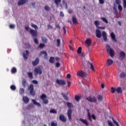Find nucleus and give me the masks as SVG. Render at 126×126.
<instances>
[{
    "label": "nucleus",
    "instance_id": "e433bc0d",
    "mask_svg": "<svg viewBox=\"0 0 126 126\" xmlns=\"http://www.w3.org/2000/svg\"><path fill=\"white\" fill-rule=\"evenodd\" d=\"M10 89L13 91H15L16 90V87L14 85H12L10 86Z\"/></svg>",
    "mask_w": 126,
    "mask_h": 126
},
{
    "label": "nucleus",
    "instance_id": "09e8293b",
    "mask_svg": "<svg viewBox=\"0 0 126 126\" xmlns=\"http://www.w3.org/2000/svg\"><path fill=\"white\" fill-rule=\"evenodd\" d=\"M72 21H73V23H75V24L77 23V19L75 17H72Z\"/></svg>",
    "mask_w": 126,
    "mask_h": 126
},
{
    "label": "nucleus",
    "instance_id": "393cba45",
    "mask_svg": "<svg viewBox=\"0 0 126 126\" xmlns=\"http://www.w3.org/2000/svg\"><path fill=\"white\" fill-rule=\"evenodd\" d=\"M85 43L88 45V46H90L91 45V39L88 38L85 41Z\"/></svg>",
    "mask_w": 126,
    "mask_h": 126
},
{
    "label": "nucleus",
    "instance_id": "ea45409f",
    "mask_svg": "<svg viewBox=\"0 0 126 126\" xmlns=\"http://www.w3.org/2000/svg\"><path fill=\"white\" fill-rule=\"evenodd\" d=\"M26 49H30L31 48V45L29 43L25 44Z\"/></svg>",
    "mask_w": 126,
    "mask_h": 126
},
{
    "label": "nucleus",
    "instance_id": "4d7b16f0",
    "mask_svg": "<svg viewBox=\"0 0 126 126\" xmlns=\"http://www.w3.org/2000/svg\"><path fill=\"white\" fill-rule=\"evenodd\" d=\"M56 66L57 68L60 67V66H61V63H60V62H57L56 63Z\"/></svg>",
    "mask_w": 126,
    "mask_h": 126
},
{
    "label": "nucleus",
    "instance_id": "423d86ee",
    "mask_svg": "<svg viewBox=\"0 0 126 126\" xmlns=\"http://www.w3.org/2000/svg\"><path fill=\"white\" fill-rule=\"evenodd\" d=\"M56 83H57V84L59 85V86H63V85H65V84H66L65 81L63 79L60 80L59 79H57L56 80Z\"/></svg>",
    "mask_w": 126,
    "mask_h": 126
},
{
    "label": "nucleus",
    "instance_id": "a19ab883",
    "mask_svg": "<svg viewBox=\"0 0 126 126\" xmlns=\"http://www.w3.org/2000/svg\"><path fill=\"white\" fill-rule=\"evenodd\" d=\"M112 119L113 122L114 123V124H115V125L116 126H120V125L119 124V123L118 122H116V121L115 120L114 118H112Z\"/></svg>",
    "mask_w": 126,
    "mask_h": 126
},
{
    "label": "nucleus",
    "instance_id": "f704fd0d",
    "mask_svg": "<svg viewBox=\"0 0 126 126\" xmlns=\"http://www.w3.org/2000/svg\"><path fill=\"white\" fill-rule=\"evenodd\" d=\"M82 51V47H79L77 50V54H79V55H80V54H81Z\"/></svg>",
    "mask_w": 126,
    "mask_h": 126
},
{
    "label": "nucleus",
    "instance_id": "bf43d9fd",
    "mask_svg": "<svg viewBox=\"0 0 126 126\" xmlns=\"http://www.w3.org/2000/svg\"><path fill=\"white\" fill-rule=\"evenodd\" d=\"M108 124L110 126H114V124H113V123H112V121H110L109 120H108Z\"/></svg>",
    "mask_w": 126,
    "mask_h": 126
},
{
    "label": "nucleus",
    "instance_id": "bb28decb",
    "mask_svg": "<svg viewBox=\"0 0 126 126\" xmlns=\"http://www.w3.org/2000/svg\"><path fill=\"white\" fill-rule=\"evenodd\" d=\"M116 91L117 92L118 94H122L123 93V90H122V88L119 87L116 89Z\"/></svg>",
    "mask_w": 126,
    "mask_h": 126
},
{
    "label": "nucleus",
    "instance_id": "3c124183",
    "mask_svg": "<svg viewBox=\"0 0 126 126\" xmlns=\"http://www.w3.org/2000/svg\"><path fill=\"white\" fill-rule=\"evenodd\" d=\"M39 49H43L45 47V44L43 43H40L39 45Z\"/></svg>",
    "mask_w": 126,
    "mask_h": 126
},
{
    "label": "nucleus",
    "instance_id": "f8f14e48",
    "mask_svg": "<svg viewBox=\"0 0 126 126\" xmlns=\"http://www.w3.org/2000/svg\"><path fill=\"white\" fill-rule=\"evenodd\" d=\"M23 57L25 59V60H27L28 59V57H29V51L28 50H26V53L25 52H23Z\"/></svg>",
    "mask_w": 126,
    "mask_h": 126
},
{
    "label": "nucleus",
    "instance_id": "338daca9",
    "mask_svg": "<svg viewBox=\"0 0 126 126\" xmlns=\"http://www.w3.org/2000/svg\"><path fill=\"white\" fill-rule=\"evenodd\" d=\"M32 83H33L34 84H38V81L36 80H32Z\"/></svg>",
    "mask_w": 126,
    "mask_h": 126
},
{
    "label": "nucleus",
    "instance_id": "7ed1b4c3",
    "mask_svg": "<svg viewBox=\"0 0 126 126\" xmlns=\"http://www.w3.org/2000/svg\"><path fill=\"white\" fill-rule=\"evenodd\" d=\"M106 50L111 57H114V56H115V51L111 48V46H110V45H106Z\"/></svg>",
    "mask_w": 126,
    "mask_h": 126
},
{
    "label": "nucleus",
    "instance_id": "c85d7f7f",
    "mask_svg": "<svg viewBox=\"0 0 126 126\" xmlns=\"http://www.w3.org/2000/svg\"><path fill=\"white\" fill-rule=\"evenodd\" d=\"M97 100H98V101H103V95L98 94L97 95Z\"/></svg>",
    "mask_w": 126,
    "mask_h": 126
},
{
    "label": "nucleus",
    "instance_id": "0e129e2a",
    "mask_svg": "<svg viewBox=\"0 0 126 126\" xmlns=\"http://www.w3.org/2000/svg\"><path fill=\"white\" fill-rule=\"evenodd\" d=\"M60 16H61L62 17H63V16H64V14H63V12L61 11L60 13Z\"/></svg>",
    "mask_w": 126,
    "mask_h": 126
},
{
    "label": "nucleus",
    "instance_id": "2eb2a0df",
    "mask_svg": "<svg viewBox=\"0 0 126 126\" xmlns=\"http://www.w3.org/2000/svg\"><path fill=\"white\" fill-rule=\"evenodd\" d=\"M79 121L81 122L85 126H89V124L88 123V121L86 119H83L82 118H80Z\"/></svg>",
    "mask_w": 126,
    "mask_h": 126
},
{
    "label": "nucleus",
    "instance_id": "4c0bfd02",
    "mask_svg": "<svg viewBox=\"0 0 126 126\" xmlns=\"http://www.w3.org/2000/svg\"><path fill=\"white\" fill-rule=\"evenodd\" d=\"M57 47H61V39H57Z\"/></svg>",
    "mask_w": 126,
    "mask_h": 126
},
{
    "label": "nucleus",
    "instance_id": "5701e85b",
    "mask_svg": "<svg viewBox=\"0 0 126 126\" xmlns=\"http://www.w3.org/2000/svg\"><path fill=\"white\" fill-rule=\"evenodd\" d=\"M25 3H26V0H19L18 2V5L20 6L21 5H23Z\"/></svg>",
    "mask_w": 126,
    "mask_h": 126
},
{
    "label": "nucleus",
    "instance_id": "f257e3e1",
    "mask_svg": "<svg viewBox=\"0 0 126 126\" xmlns=\"http://www.w3.org/2000/svg\"><path fill=\"white\" fill-rule=\"evenodd\" d=\"M76 75L77 76H79V77L85 78V77H87V73L82 70H81L77 72Z\"/></svg>",
    "mask_w": 126,
    "mask_h": 126
},
{
    "label": "nucleus",
    "instance_id": "13d9d810",
    "mask_svg": "<svg viewBox=\"0 0 126 126\" xmlns=\"http://www.w3.org/2000/svg\"><path fill=\"white\" fill-rule=\"evenodd\" d=\"M9 28H10L11 29H14V28H15V25H12V24H10V25H9Z\"/></svg>",
    "mask_w": 126,
    "mask_h": 126
},
{
    "label": "nucleus",
    "instance_id": "79ce46f5",
    "mask_svg": "<svg viewBox=\"0 0 126 126\" xmlns=\"http://www.w3.org/2000/svg\"><path fill=\"white\" fill-rule=\"evenodd\" d=\"M94 25H95L96 27H99V25H100V23H99L98 21H95L94 22Z\"/></svg>",
    "mask_w": 126,
    "mask_h": 126
},
{
    "label": "nucleus",
    "instance_id": "69168bd1",
    "mask_svg": "<svg viewBox=\"0 0 126 126\" xmlns=\"http://www.w3.org/2000/svg\"><path fill=\"white\" fill-rule=\"evenodd\" d=\"M47 27L48 29H53V26L50 24L48 25Z\"/></svg>",
    "mask_w": 126,
    "mask_h": 126
},
{
    "label": "nucleus",
    "instance_id": "603ef678",
    "mask_svg": "<svg viewBox=\"0 0 126 126\" xmlns=\"http://www.w3.org/2000/svg\"><path fill=\"white\" fill-rule=\"evenodd\" d=\"M34 105L33 104H29L28 106V109L29 110H30V109H32V108H33Z\"/></svg>",
    "mask_w": 126,
    "mask_h": 126
},
{
    "label": "nucleus",
    "instance_id": "7c9ffc66",
    "mask_svg": "<svg viewBox=\"0 0 126 126\" xmlns=\"http://www.w3.org/2000/svg\"><path fill=\"white\" fill-rule=\"evenodd\" d=\"M28 75L29 77V78H30V79H32L33 78V73L30 72L29 73H28Z\"/></svg>",
    "mask_w": 126,
    "mask_h": 126
},
{
    "label": "nucleus",
    "instance_id": "e2e57ef3",
    "mask_svg": "<svg viewBox=\"0 0 126 126\" xmlns=\"http://www.w3.org/2000/svg\"><path fill=\"white\" fill-rule=\"evenodd\" d=\"M123 7H124V8H126V0H124Z\"/></svg>",
    "mask_w": 126,
    "mask_h": 126
},
{
    "label": "nucleus",
    "instance_id": "473e14b6",
    "mask_svg": "<svg viewBox=\"0 0 126 126\" xmlns=\"http://www.w3.org/2000/svg\"><path fill=\"white\" fill-rule=\"evenodd\" d=\"M101 20L103 21V22H105V23H106V24H108L109 23V22L108 21V20L105 17H102L101 18Z\"/></svg>",
    "mask_w": 126,
    "mask_h": 126
},
{
    "label": "nucleus",
    "instance_id": "39448f33",
    "mask_svg": "<svg viewBox=\"0 0 126 126\" xmlns=\"http://www.w3.org/2000/svg\"><path fill=\"white\" fill-rule=\"evenodd\" d=\"M28 90L30 91V94L32 96H35V92L34 91V86H33V85L31 84L28 87Z\"/></svg>",
    "mask_w": 126,
    "mask_h": 126
},
{
    "label": "nucleus",
    "instance_id": "a211bd4d",
    "mask_svg": "<svg viewBox=\"0 0 126 126\" xmlns=\"http://www.w3.org/2000/svg\"><path fill=\"white\" fill-rule=\"evenodd\" d=\"M102 37L103 38V40L105 42H107V41L108 40V38L107 37V33H106V32H102Z\"/></svg>",
    "mask_w": 126,
    "mask_h": 126
},
{
    "label": "nucleus",
    "instance_id": "cd10ccee",
    "mask_svg": "<svg viewBox=\"0 0 126 126\" xmlns=\"http://www.w3.org/2000/svg\"><path fill=\"white\" fill-rule=\"evenodd\" d=\"M75 99L77 102H79L80 99H81V96L77 95H75Z\"/></svg>",
    "mask_w": 126,
    "mask_h": 126
},
{
    "label": "nucleus",
    "instance_id": "4468645a",
    "mask_svg": "<svg viewBox=\"0 0 126 126\" xmlns=\"http://www.w3.org/2000/svg\"><path fill=\"white\" fill-rule=\"evenodd\" d=\"M95 34L97 38H100L102 37V33H101V31L99 30H96Z\"/></svg>",
    "mask_w": 126,
    "mask_h": 126
},
{
    "label": "nucleus",
    "instance_id": "1a4fd4ad",
    "mask_svg": "<svg viewBox=\"0 0 126 126\" xmlns=\"http://www.w3.org/2000/svg\"><path fill=\"white\" fill-rule=\"evenodd\" d=\"M34 74L36 76L39 74V75H41V74L42 73V70L40 68H34Z\"/></svg>",
    "mask_w": 126,
    "mask_h": 126
},
{
    "label": "nucleus",
    "instance_id": "aec40b11",
    "mask_svg": "<svg viewBox=\"0 0 126 126\" xmlns=\"http://www.w3.org/2000/svg\"><path fill=\"white\" fill-rule=\"evenodd\" d=\"M23 100L25 104H27L29 102V98L27 96H23Z\"/></svg>",
    "mask_w": 126,
    "mask_h": 126
},
{
    "label": "nucleus",
    "instance_id": "052dcab7",
    "mask_svg": "<svg viewBox=\"0 0 126 126\" xmlns=\"http://www.w3.org/2000/svg\"><path fill=\"white\" fill-rule=\"evenodd\" d=\"M113 10L115 11L116 14H118L119 12H118V10H117V8L115 7H113Z\"/></svg>",
    "mask_w": 126,
    "mask_h": 126
},
{
    "label": "nucleus",
    "instance_id": "f03ea898",
    "mask_svg": "<svg viewBox=\"0 0 126 126\" xmlns=\"http://www.w3.org/2000/svg\"><path fill=\"white\" fill-rule=\"evenodd\" d=\"M25 29L26 31H28V30L30 29V33L33 37H36L38 36V32H37V31H35L34 30H32V29H30L28 27H26L25 28Z\"/></svg>",
    "mask_w": 126,
    "mask_h": 126
},
{
    "label": "nucleus",
    "instance_id": "6e6552de",
    "mask_svg": "<svg viewBox=\"0 0 126 126\" xmlns=\"http://www.w3.org/2000/svg\"><path fill=\"white\" fill-rule=\"evenodd\" d=\"M86 100H87V101H89V102H93V103H96V102H97V98H96V97H95V96L87 97L86 98Z\"/></svg>",
    "mask_w": 126,
    "mask_h": 126
},
{
    "label": "nucleus",
    "instance_id": "72a5a7b5",
    "mask_svg": "<svg viewBox=\"0 0 126 126\" xmlns=\"http://www.w3.org/2000/svg\"><path fill=\"white\" fill-rule=\"evenodd\" d=\"M120 78H124L126 77V73L123 72H122V73L120 74Z\"/></svg>",
    "mask_w": 126,
    "mask_h": 126
},
{
    "label": "nucleus",
    "instance_id": "20e7f679",
    "mask_svg": "<svg viewBox=\"0 0 126 126\" xmlns=\"http://www.w3.org/2000/svg\"><path fill=\"white\" fill-rule=\"evenodd\" d=\"M87 116H88V118L89 119V121H90V122H92V119L93 120H94V121H96V116H95V114H91L90 112H89V110L87 109Z\"/></svg>",
    "mask_w": 126,
    "mask_h": 126
},
{
    "label": "nucleus",
    "instance_id": "c03bdc74",
    "mask_svg": "<svg viewBox=\"0 0 126 126\" xmlns=\"http://www.w3.org/2000/svg\"><path fill=\"white\" fill-rule=\"evenodd\" d=\"M63 6H64L65 7V8L66 9H67V3H66V2H65V0H63Z\"/></svg>",
    "mask_w": 126,
    "mask_h": 126
},
{
    "label": "nucleus",
    "instance_id": "a878e982",
    "mask_svg": "<svg viewBox=\"0 0 126 126\" xmlns=\"http://www.w3.org/2000/svg\"><path fill=\"white\" fill-rule=\"evenodd\" d=\"M40 55H44V59H48V54L46 51H42Z\"/></svg>",
    "mask_w": 126,
    "mask_h": 126
},
{
    "label": "nucleus",
    "instance_id": "49530a36",
    "mask_svg": "<svg viewBox=\"0 0 126 126\" xmlns=\"http://www.w3.org/2000/svg\"><path fill=\"white\" fill-rule=\"evenodd\" d=\"M22 85H23V87H26V80H25V79L23 80V81L22 82Z\"/></svg>",
    "mask_w": 126,
    "mask_h": 126
},
{
    "label": "nucleus",
    "instance_id": "a18cd8bd",
    "mask_svg": "<svg viewBox=\"0 0 126 126\" xmlns=\"http://www.w3.org/2000/svg\"><path fill=\"white\" fill-rule=\"evenodd\" d=\"M44 9L45 10H46V11H50L51 8H50V7H49V6L46 5L44 7Z\"/></svg>",
    "mask_w": 126,
    "mask_h": 126
},
{
    "label": "nucleus",
    "instance_id": "864d4df0",
    "mask_svg": "<svg viewBox=\"0 0 126 126\" xmlns=\"http://www.w3.org/2000/svg\"><path fill=\"white\" fill-rule=\"evenodd\" d=\"M63 97L64 98L65 100H68V98H67V96L65 95L64 94H62Z\"/></svg>",
    "mask_w": 126,
    "mask_h": 126
},
{
    "label": "nucleus",
    "instance_id": "0eeeda50",
    "mask_svg": "<svg viewBox=\"0 0 126 126\" xmlns=\"http://www.w3.org/2000/svg\"><path fill=\"white\" fill-rule=\"evenodd\" d=\"M40 98L42 99L43 104L47 105L49 103V100H48V99H46V98H47V95H46L45 94H42Z\"/></svg>",
    "mask_w": 126,
    "mask_h": 126
},
{
    "label": "nucleus",
    "instance_id": "680f3d73",
    "mask_svg": "<svg viewBox=\"0 0 126 126\" xmlns=\"http://www.w3.org/2000/svg\"><path fill=\"white\" fill-rule=\"evenodd\" d=\"M115 92H116V89L114 87L111 88V93H115Z\"/></svg>",
    "mask_w": 126,
    "mask_h": 126
},
{
    "label": "nucleus",
    "instance_id": "8fccbe9b",
    "mask_svg": "<svg viewBox=\"0 0 126 126\" xmlns=\"http://www.w3.org/2000/svg\"><path fill=\"white\" fill-rule=\"evenodd\" d=\"M51 126H58V123L57 122H55L54 121H52L51 124Z\"/></svg>",
    "mask_w": 126,
    "mask_h": 126
},
{
    "label": "nucleus",
    "instance_id": "b1692460",
    "mask_svg": "<svg viewBox=\"0 0 126 126\" xmlns=\"http://www.w3.org/2000/svg\"><path fill=\"white\" fill-rule=\"evenodd\" d=\"M32 103L34 104V105H36V106H37V107H41V104L36 101V100L32 99Z\"/></svg>",
    "mask_w": 126,
    "mask_h": 126
},
{
    "label": "nucleus",
    "instance_id": "6e6d98bb",
    "mask_svg": "<svg viewBox=\"0 0 126 126\" xmlns=\"http://www.w3.org/2000/svg\"><path fill=\"white\" fill-rule=\"evenodd\" d=\"M33 41L35 43H36L37 45H38V44H39V41L38 40V39L36 38H34Z\"/></svg>",
    "mask_w": 126,
    "mask_h": 126
},
{
    "label": "nucleus",
    "instance_id": "6ab92c4d",
    "mask_svg": "<svg viewBox=\"0 0 126 126\" xmlns=\"http://www.w3.org/2000/svg\"><path fill=\"white\" fill-rule=\"evenodd\" d=\"M116 2L117 4H118V9L119 11H122L123 10V6L121 4H120V1L119 0H116Z\"/></svg>",
    "mask_w": 126,
    "mask_h": 126
},
{
    "label": "nucleus",
    "instance_id": "c756f323",
    "mask_svg": "<svg viewBox=\"0 0 126 126\" xmlns=\"http://www.w3.org/2000/svg\"><path fill=\"white\" fill-rule=\"evenodd\" d=\"M24 92H25V90L23 88L20 89L19 93L20 95H23L24 94Z\"/></svg>",
    "mask_w": 126,
    "mask_h": 126
},
{
    "label": "nucleus",
    "instance_id": "9b49d317",
    "mask_svg": "<svg viewBox=\"0 0 126 126\" xmlns=\"http://www.w3.org/2000/svg\"><path fill=\"white\" fill-rule=\"evenodd\" d=\"M67 116H68V118L69 121L71 120V115H72V110L71 109H69L67 110Z\"/></svg>",
    "mask_w": 126,
    "mask_h": 126
},
{
    "label": "nucleus",
    "instance_id": "412c9836",
    "mask_svg": "<svg viewBox=\"0 0 126 126\" xmlns=\"http://www.w3.org/2000/svg\"><path fill=\"white\" fill-rule=\"evenodd\" d=\"M88 64L90 65L93 71H95V69L94 68V65H93V63H90V62H88Z\"/></svg>",
    "mask_w": 126,
    "mask_h": 126
},
{
    "label": "nucleus",
    "instance_id": "2f4dec72",
    "mask_svg": "<svg viewBox=\"0 0 126 126\" xmlns=\"http://www.w3.org/2000/svg\"><path fill=\"white\" fill-rule=\"evenodd\" d=\"M66 105L69 109H70L71 108H72V107H73V104H72V103H71L70 102H67Z\"/></svg>",
    "mask_w": 126,
    "mask_h": 126
},
{
    "label": "nucleus",
    "instance_id": "dca6fc26",
    "mask_svg": "<svg viewBox=\"0 0 126 126\" xmlns=\"http://www.w3.org/2000/svg\"><path fill=\"white\" fill-rule=\"evenodd\" d=\"M40 62V59L39 58H36L34 61L32 62V65L35 66L36 65H37V64Z\"/></svg>",
    "mask_w": 126,
    "mask_h": 126
},
{
    "label": "nucleus",
    "instance_id": "4be33fe9",
    "mask_svg": "<svg viewBox=\"0 0 126 126\" xmlns=\"http://www.w3.org/2000/svg\"><path fill=\"white\" fill-rule=\"evenodd\" d=\"M113 63L114 62L111 59H108L107 61V66H110V65H111V64H113Z\"/></svg>",
    "mask_w": 126,
    "mask_h": 126
},
{
    "label": "nucleus",
    "instance_id": "5fc2aeb1",
    "mask_svg": "<svg viewBox=\"0 0 126 126\" xmlns=\"http://www.w3.org/2000/svg\"><path fill=\"white\" fill-rule=\"evenodd\" d=\"M50 112L52 114H57V111H56L55 109L50 110Z\"/></svg>",
    "mask_w": 126,
    "mask_h": 126
},
{
    "label": "nucleus",
    "instance_id": "c9c22d12",
    "mask_svg": "<svg viewBox=\"0 0 126 126\" xmlns=\"http://www.w3.org/2000/svg\"><path fill=\"white\" fill-rule=\"evenodd\" d=\"M49 63H55V58L51 57L49 59Z\"/></svg>",
    "mask_w": 126,
    "mask_h": 126
},
{
    "label": "nucleus",
    "instance_id": "58836bf2",
    "mask_svg": "<svg viewBox=\"0 0 126 126\" xmlns=\"http://www.w3.org/2000/svg\"><path fill=\"white\" fill-rule=\"evenodd\" d=\"M11 71L12 73H16V72L17 71V70L16 69V68L14 67L11 69Z\"/></svg>",
    "mask_w": 126,
    "mask_h": 126
},
{
    "label": "nucleus",
    "instance_id": "9d476101",
    "mask_svg": "<svg viewBox=\"0 0 126 126\" xmlns=\"http://www.w3.org/2000/svg\"><path fill=\"white\" fill-rule=\"evenodd\" d=\"M119 58L121 61H124L126 58V53L124 51H121L119 54Z\"/></svg>",
    "mask_w": 126,
    "mask_h": 126
},
{
    "label": "nucleus",
    "instance_id": "774afa93",
    "mask_svg": "<svg viewBox=\"0 0 126 126\" xmlns=\"http://www.w3.org/2000/svg\"><path fill=\"white\" fill-rule=\"evenodd\" d=\"M63 30L64 31V33L66 34V30L65 29V27H63Z\"/></svg>",
    "mask_w": 126,
    "mask_h": 126
},
{
    "label": "nucleus",
    "instance_id": "de8ad7c7",
    "mask_svg": "<svg viewBox=\"0 0 126 126\" xmlns=\"http://www.w3.org/2000/svg\"><path fill=\"white\" fill-rule=\"evenodd\" d=\"M31 25H32V28H34V29H35V30H36V29H38V26H37V25H36L33 23H32Z\"/></svg>",
    "mask_w": 126,
    "mask_h": 126
},
{
    "label": "nucleus",
    "instance_id": "ddd939ff",
    "mask_svg": "<svg viewBox=\"0 0 126 126\" xmlns=\"http://www.w3.org/2000/svg\"><path fill=\"white\" fill-rule=\"evenodd\" d=\"M59 119L60 121H62V122H63V123L66 122V118L63 115H60L59 116Z\"/></svg>",
    "mask_w": 126,
    "mask_h": 126
},
{
    "label": "nucleus",
    "instance_id": "37998d69",
    "mask_svg": "<svg viewBox=\"0 0 126 126\" xmlns=\"http://www.w3.org/2000/svg\"><path fill=\"white\" fill-rule=\"evenodd\" d=\"M42 41L43 42V43H47L48 39H47V38H46L45 37H42Z\"/></svg>",
    "mask_w": 126,
    "mask_h": 126
},
{
    "label": "nucleus",
    "instance_id": "f3484780",
    "mask_svg": "<svg viewBox=\"0 0 126 126\" xmlns=\"http://www.w3.org/2000/svg\"><path fill=\"white\" fill-rule=\"evenodd\" d=\"M110 37L112 38L113 41H114L115 43H117V42H118L117 39L116 38V35L115 34V33H114V32L111 33Z\"/></svg>",
    "mask_w": 126,
    "mask_h": 126
}]
</instances>
